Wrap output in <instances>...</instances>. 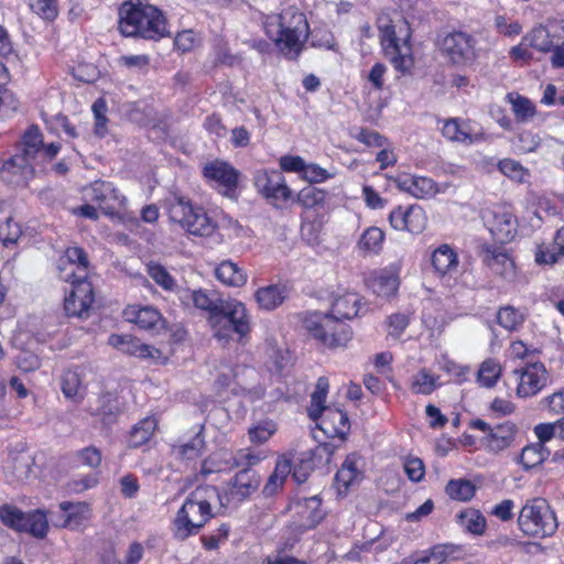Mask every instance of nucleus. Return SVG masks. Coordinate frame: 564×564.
<instances>
[{
	"label": "nucleus",
	"instance_id": "obj_9",
	"mask_svg": "<svg viewBox=\"0 0 564 564\" xmlns=\"http://www.w3.org/2000/svg\"><path fill=\"white\" fill-rule=\"evenodd\" d=\"M297 203L304 208L302 235H310V240L314 241L322 228L323 220H312L311 213L315 212L317 216H324L327 213V193L314 186H306L297 194Z\"/></svg>",
	"mask_w": 564,
	"mask_h": 564
},
{
	"label": "nucleus",
	"instance_id": "obj_45",
	"mask_svg": "<svg viewBox=\"0 0 564 564\" xmlns=\"http://www.w3.org/2000/svg\"><path fill=\"white\" fill-rule=\"evenodd\" d=\"M524 319L525 314L511 305L501 307L497 313L498 324L510 332L517 330Z\"/></svg>",
	"mask_w": 564,
	"mask_h": 564
},
{
	"label": "nucleus",
	"instance_id": "obj_55",
	"mask_svg": "<svg viewBox=\"0 0 564 564\" xmlns=\"http://www.w3.org/2000/svg\"><path fill=\"white\" fill-rule=\"evenodd\" d=\"M148 274L166 291H172L176 286L174 278L159 263H150L148 265Z\"/></svg>",
	"mask_w": 564,
	"mask_h": 564
},
{
	"label": "nucleus",
	"instance_id": "obj_58",
	"mask_svg": "<svg viewBox=\"0 0 564 564\" xmlns=\"http://www.w3.org/2000/svg\"><path fill=\"white\" fill-rule=\"evenodd\" d=\"M75 458L86 467L96 469L101 464V452L95 446L82 448L75 453Z\"/></svg>",
	"mask_w": 564,
	"mask_h": 564
},
{
	"label": "nucleus",
	"instance_id": "obj_50",
	"mask_svg": "<svg viewBox=\"0 0 564 564\" xmlns=\"http://www.w3.org/2000/svg\"><path fill=\"white\" fill-rule=\"evenodd\" d=\"M328 391V381L325 377L318 378L315 387V391L312 394L311 398V409H310V416L313 420H317V414H321L323 412V409L326 408L324 405L326 395Z\"/></svg>",
	"mask_w": 564,
	"mask_h": 564
},
{
	"label": "nucleus",
	"instance_id": "obj_49",
	"mask_svg": "<svg viewBox=\"0 0 564 564\" xmlns=\"http://www.w3.org/2000/svg\"><path fill=\"white\" fill-rule=\"evenodd\" d=\"M359 470L354 456H348L336 473L335 479L339 488L347 490L359 477Z\"/></svg>",
	"mask_w": 564,
	"mask_h": 564
},
{
	"label": "nucleus",
	"instance_id": "obj_16",
	"mask_svg": "<svg viewBox=\"0 0 564 564\" xmlns=\"http://www.w3.org/2000/svg\"><path fill=\"white\" fill-rule=\"evenodd\" d=\"M484 263L497 275L511 280L516 275L514 262L503 246L485 245L481 248Z\"/></svg>",
	"mask_w": 564,
	"mask_h": 564
},
{
	"label": "nucleus",
	"instance_id": "obj_61",
	"mask_svg": "<svg viewBox=\"0 0 564 564\" xmlns=\"http://www.w3.org/2000/svg\"><path fill=\"white\" fill-rule=\"evenodd\" d=\"M404 473L413 482H419L425 475V467L422 459L417 457H408L403 464Z\"/></svg>",
	"mask_w": 564,
	"mask_h": 564
},
{
	"label": "nucleus",
	"instance_id": "obj_46",
	"mask_svg": "<svg viewBox=\"0 0 564 564\" xmlns=\"http://www.w3.org/2000/svg\"><path fill=\"white\" fill-rule=\"evenodd\" d=\"M500 376V364L496 359L489 358L481 362L477 373V380L482 387L491 388L497 383Z\"/></svg>",
	"mask_w": 564,
	"mask_h": 564
},
{
	"label": "nucleus",
	"instance_id": "obj_21",
	"mask_svg": "<svg viewBox=\"0 0 564 564\" xmlns=\"http://www.w3.org/2000/svg\"><path fill=\"white\" fill-rule=\"evenodd\" d=\"M252 46L260 53H270L273 48L278 50L289 59H295L304 47L300 37H268L254 41Z\"/></svg>",
	"mask_w": 564,
	"mask_h": 564
},
{
	"label": "nucleus",
	"instance_id": "obj_39",
	"mask_svg": "<svg viewBox=\"0 0 564 564\" xmlns=\"http://www.w3.org/2000/svg\"><path fill=\"white\" fill-rule=\"evenodd\" d=\"M297 507L301 509L299 513L304 519L302 525L311 529L317 525L323 519L321 510V499L317 496L304 498L303 503L299 502Z\"/></svg>",
	"mask_w": 564,
	"mask_h": 564
},
{
	"label": "nucleus",
	"instance_id": "obj_14",
	"mask_svg": "<svg viewBox=\"0 0 564 564\" xmlns=\"http://www.w3.org/2000/svg\"><path fill=\"white\" fill-rule=\"evenodd\" d=\"M260 481L256 471L250 468L240 469L228 482L227 490L221 498L226 507L231 502H241L258 488Z\"/></svg>",
	"mask_w": 564,
	"mask_h": 564
},
{
	"label": "nucleus",
	"instance_id": "obj_47",
	"mask_svg": "<svg viewBox=\"0 0 564 564\" xmlns=\"http://www.w3.org/2000/svg\"><path fill=\"white\" fill-rule=\"evenodd\" d=\"M195 307L207 311L209 316L217 312L224 299H220L216 293H207L203 290L193 291L189 294Z\"/></svg>",
	"mask_w": 564,
	"mask_h": 564
},
{
	"label": "nucleus",
	"instance_id": "obj_54",
	"mask_svg": "<svg viewBox=\"0 0 564 564\" xmlns=\"http://www.w3.org/2000/svg\"><path fill=\"white\" fill-rule=\"evenodd\" d=\"M436 388V379L422 369L412 379L411 390L416 394H431Z\"/></svg>",
	"mask_w": 564,
	"mask_h": 564
},
{
	"label": "nucleus",
	"instance_id": "obj_37",
	"mask_svg": "<svg viewBox=\"0 0 564 564\" xmlns=\"http://www.w3.org/2000/svg\"><path fill=\"white\" fill-rule=\"evenodd\" d=\"M22 532H29L35 538L43 539L48 531L47 514L44 510L37 509L24 514Z\"/></svg>",
	"mask_w": 564,
	"mask_h": 564
},
{
	"label": "nucleus",
	"instance_id": "obj_1",
	"mask_svg": "<svg viewBox=\"0 0 564 564\" xmlns=\"http://www.w3.org/2000/svg\"><path fill=\"white\" fill-rule=\"evenodd\" d=\"M360 299L356 293H346L335 299L329 313H310L303 321L305 329L325 346H346L351 338L350 327L344 323L358 315Z\"/></svg>",
	"mask_w": 564,
	"mask_h": 564
},
{
	"label": "nucleus",
	"instance_id": "obj_63",
	"mask_svg": "<svg viewBox=\"0 0 564 564\" xmlns=\"http://www.w3.org/2000/svg\"><path fill=\"white\" fill-rule=\"evenodd\" d=\"M31 9L42 18L52 20L57 14L56 0H30Z\"/></svg>",
	"mask_w": 564,
	"mask_h": 564
},
{
	"label": "nucleus",
	"instance_id": "obj_3",
	"mask_svg": "<svg viewBox=\"0 0 564 564\" xmlns=\"http://www.w3.org/2000/svg\"><path fill=\"white\" fill-rule=\"evenodd\" d=\"M226 508L221 494L215 486H198L185 499L174 519V536L184 541L196 534L216 512Z\"/></svg>",
	"mask_w": 564,
	"mask_h": 564
},
{
	"label": "nucleus",
	"instance_id": "obj_17",
	"mask_svg": "<svg viewBox=\"0 0 564 564\" xmlns=\"http://www.w3.org/2000/svg\"><path fill=\"white\" fill-rule=\"evenodd\" d=\"M390 225L397 230H406L411 234H421L426 227V215L420 206H401L394 208L389 215Z\"/></svg>",
	"mask_w": 564,
	"mask_h": 564
},
{
	"label": "nucleus",
	"instance_id": "obj_31",
	"mask_svg": "<svg viewBox=\"0 0 564 564\" xmlns=\"http://www.w3.org/2000/svg\"><path fill=\"white\" fill-rule=\"evenodd\" d=\"M432 265L441 275L453 272L457 269V253L448 245H441L432 253Z\"/></svg>",
	"mask_w": 564,
	"mask_h": 564
},
{
	"label": "nucleus",
	"instance_id": "obj_35",
	"mask_svg": "<svg viewBox=\"0 0 564 564\" xmlns=\"http://www.w3.org/2000/svg\"><path fill=\"white\" fill-rule=\"evenodd\" d=\"M491 234L500 241H509L516 235V220L510 213H495L490 225Z\"/></svg>",
	"mask_w": 564,
	"mask_h": 564
},
{
	"label": "nucleus",
	"instance_id": "obj_64",
	"mask_svg": "<svg viewBox=\"0 0 564 564\" xmlns=\"http://www.w3.org/2000/svg\"><path fill=\"white\" fill-rule=\"evenodd\" d=\"M534 434L538 437L539 442L545 446V443L550 442L552 438H558V423L557 421L554 423H540L534 426Z\"/></svg>",
	"mask_w": 564,
	"mask_h": 564
},
{
	"label": "nucleus",
	"instance_id": "obj_27",
	"mask_svg": "<svg viewBox=\"0 0 564 564\" xmlns=\"http://www.w3.org/2000/svg\"><path fill=\"white\" fill-rule=\"evenodd\" d=\"M442 133L449 141L466 144H471L480 139L478 134L471 133L469 123L454 118L445 120Z\"/></svg>",
	"mask_w": 564,
	"mask_h": 564
},
{
	"label": "nucleus",
	"instance_id": "obj_51",
	"mask_svg": "<svg viewBox=\"0 0 564 564\" xmlns=\"http://www.w3.org/2000/svg\"><path fill=\"white\" fill-rule=\"evenodd\" d=\"M507 98L512 106L517 120L527 121L534 116V105L528 98L513 94H508Z\"/></svg>",
	"mask_w": 564,
	"mask_h": 564
},
{
	"label": "nucleus",
	"instance_id": "obj_44",
	"mask_svg": "<svg viewBox=\"0 0 564 564\" xmlns=\"http://www.w3.org/2000/svg\"><path fill=\"white\" fill-rule=\"evenodd\" d=\"M383 241L384 232L380 228L372 226L362 232L358 240V247L365 252L378 253L382 249Z\"/></svg>",
	"mask_w": 564,
	"mask_h": 564
},
{
	"label": "nucleus",
	"instance_id": "obj_26",
	"mask_svg": "<svg viewBox=\"0 0 564 564\" xmlns=\"http://www.w3.org/2000/svg\"><path fill=\"white\" fill-rule=\"evenodd\" d=\"M471 40L473 37H442L438 45L453 63H460L471 54Z\"/></svg>",
	"mask_w": 564,
	"mask_h": 564
},
{
	"label": "nucleus",
	"instance_id": "obj_29",
	"mask_svg": "<svg viewBox=\"0 0 564 564\" xmlns=\"http://www.w3.org/2000/svg\"><path fill=\"white\" fill-rule=\"evenodd\" d=\"M204 426L200 425L195 435L186 441L173 445V452L185 460H193L200 457L205 451L206 444L203 436Z\"/></svg>",
	"mask_w": 564,
	"mask_h": 564
},
{
	"label": "nucleus",
	"instance_id": "obj_30",
	"mask_svg": "<svg viewBox=\"0 0 564 564\" xmlns=\"http://www.w3.org/2000/svg\"><path fill=\"white\" fill-rule=\"evenodd\" d=\"M216 278L224 284L240 288L247 283L246 272L231 260H224L215 270Z\"/></svg>",
	"mask_w": 564,
	"mask_h": 564
},
{
	"label": "nucleus",
	"instance_id": "obj_28",
	"mask_svg": "<svg viewBox=\"0 0 564 564\" xmlns=\"http://www.w3.org/2000/svg\"><path fill=\"white\" fill-rule=\"evenodd\" d=\"M204 175L226 187L232 189L237 185L238 174L235 169L224 162H214L204 167Z\"/></svg>",
	"mask_w": 564,
	"mask_h": 564
},
{
	"label": "nucleus",
	"instance_id": "obj_8",
	"mask_svg": "<svg viewBox=\"0 0 564 564\" xmlns=\"http://www.w3.org/2000/svg\"><path fill=\"white\" fill-rule=\"evenodd\" d=\"M167 212L171 221L178 224L188 234L209 237L217 225L200 206H194L189 199L174 195L167 200Z\"/></svg>",
	"mask_w": 564,
	"mask_h": 564
},
{
	"label": "nucleus",
	"instance_id": "obj_33",
	"mask_svg": "<svg viewBox=\"0 0 564 564\" xmlns=\"http://www.w3.org/2000/svg\"><path fill=\"white\" fill-rule=\"evenodd\" d=\"M59 508L65 512V519L61 524L62 527L76 529L89 518L90 508L86 502L63 501L59 503Z\"/></svg>",
	"mask_w": 564,
	"mask_h": 564
},
{
	"label": "nucleus",
	"instance_id": "obj_56",
	"mask_svg": "<svg viewBox=\"0 0 564 564\" xmlns=\"http://www.w3.org/2000/svg\"><path fill=\"white\" fill-rule=\"evenodd\" d=\"M499 171L511 180L523 182L528 171L517 161L503 159L498 163Z\"/></svg>",
	"mask_w": 564,
	"mask_h": 564
},
{
	"label": "nucleus",
	"instance_id": "obj_40",
	"mask_svg": "<svg viewBox=\"0 0 564 564\" xmlns=\"http://www.w3.org/2000/svg\"><path fill=\"white\" fill-rule=\"evenodd\" d=\"M550 454L551 452L542 443L530 444L522 449L520 463L525 469H531L541 465Z\"/></svg>",
	"mask_w": 564,
	"mask_h": 564
},
{
	"label": "nucleus",
	"instance_id": "obj_19",
	"mask_svg": "<svg viewBox=\"0 0 564 564\" xmlns=\"http://www.w3.org/2000/svg\"><path fill=\"white\" fill-rule=\"evenodd\" d=\"M397 187L415 198L433 197L437 192V184L430 177L402 174L394 178Z\"/></svg>",
	"mask_w": 564,
	"mask_h": 564
},
{
	"label": "nucleus",
	"instance_id": "obj_53",
	"mask_svg": "<svg viewBox=\"0 0 564 564\" xmlns=\"http://www.w3.org/2000/svg\"><path fill=\"white\" fill-rule=\"evenodd\" d=\"M24 514L23 511L12 505L0 506V521L17 531L23 529Z\"/></svg>",
	"mask_w": 564,
	"mask_h": 564
},
{
	"label": "nucleus",
	"instance_id": "obj_6",
	"mask_svg": "<svg viewBox=\"0 0 564 564\" xmlns=\"http://www.w3.org/2000/svg\"><path fill=\"white\" fill-rule=\"evenodd\" d=\"M166 21L163 13L151 4L126 2L120 9L122 35H165Z\"/></svg>",
	"mask_w": 564,
	"mask_h": 564
},
{
	"label": "nucleus",
	"instance_id": "obj_24",
	"mask_svg": "<svg viewBox=\"0 0 564 564\" xmlns=\"http://www.w3.org/2000/svg\"><path fill=\"white\" fill-rule=\"evenodd\" d=\"M83 377L84 372L80 368L67 369L61 377L63 394L75 403L82 402L86 394Z\"/></svg>",
	"mask_w": 564,
	"mask_h": 564
},
{
	"label": "nucleus",
	"instance_id": "obj_36",
	"mask_svg": "<svg viewBox=\"0 0 564 564\" xmlns=\"http://www.w3.org/2000/svg\"><path fill=\"white\" fill-rule=\"evenodd\" d=\"M158 422L153 416H147L139 421L129 435V446L137 448L144 445L153 435Z\"/></svg>",
	"mask_w": 564,
	"mask_h": 564
},
{
	"label": "nucleus",
	"instance_id": "obj_13",
	"mask_svg": "<svg viewBox=\"0 0 564 564\" xmlns=\"http://www.w3.org/2000/svg\"><path fill=\"white\" fill-rule=\"evenodd\" d=\"M88 195L89 199L96 203L105 215L110 217L118 215L126 203V197L120 195L110 182H94Z\"/></svg>",
	"mask_w": 564,
	"mask_h": 564
},
{
	"label": "nucleus",
	"instance_id": "obj_34",
	"mask_svg": "<svg viewBox=\"0 0 564 564\" xmlns=\"http://www.w3.org/2000/svg\"><path fill=\"white\" fill-rule=\"evenodd\" d=\"M368 286L378 296L389 297L397 292L399 280L395 274L382 271L369 278Z\"/></svg>",
	"mask_w": 564,
	"mask_h": 564
},
{
	"label": "nucleus",
	"instance_id": "obj_7",
	"mask_svg": "<svg viewBox=\"0 0 564 564\" xmlns=\"http://www.w3.org/2000/svg\"><path fill=\"white\" fill-rule=\"evenodd\" d=\"M517 522L524 535L535 539L552 536L558 527L554 510L546 499L539 497L525 501Z\"/></svg>",
	"mask_w": 564,
	"mask_h": 564
},
{
	"label": "nucleus",
	"instance_id": "obj_12",
	"mask_svg": "<svg viewBox=\"0 0 564 564\" xmlns=\"http://www.w3.org/2000/svg\"><path fill=\"white\" fill-rule=\"evenodd\" d=\"M517 381V394L521 398L535 395L547 381V372L542 362H530L513 370Z\"/></svg>",
	"mask_w": 564,
	"mask_h": 564
},
{
	"label": "nucleus",
	"instance_id": "obj_11",
	"mask_svg": "<svg viewBox=\"0 0 564 564\" xmlns=\"http://www.w3.org/2000/svg\"><path fill=\"white\" fill-rule=\"evenodd\" d=\"M470 427L485 433L481 442L485 448L491 453H499L510 447L517 434V426L510 421L490 426L480 419L473 420Z\"/></svg>",
	"mask_w": 564,
	"mask_h": 564
},
{
	"label": "nucleus",
	"instance_id": "obj_20",
	"mask_svg": "<svg viewBox=\"0 0 564 564\" xmlns=\"http://www.w3.org/2000/svg\"><path fill=\"white\" fill-rule=\"evenodd\" d=\"M108 343L118 350L139 358L158 359L161 356V351L159 349L141 343L131 335L112 334L109 336Z\"/></svg>",
	"mask_w": 564,
	"mask_h": 564
},
{
	"label": "nucleus",
	"instance_id": "obj_5",
	"mask_svg": "<svg viewBox=\"0 0 564 564\" xmlns=\"http://www.w3.org/2000/svg\"><path fill=\"white\" fill-rule=\"evenodd\" d=\"M214 337L223 345L237 335L242 339L251 332V318L243 303L237 300H223L216 313L209 316Z\"/></svg>",
	"mask_w": 564,
	"mask_h": 564
},
{
	"label": "nucleus",
	"instance_id": "obj_38",
	"mask_svg": "<svg viewBox=\"0 0 564 564\" xmlns=\"http://www.w3.org/2000/svg\"><path fill=\"white\" fill-rule=\"evenodd\" d=\"M377 28L381 35H397V32L411 35L408 21L399 13H394L393 17L381 13L377 19Z\"/></svg>",
	"mask_w": 564,
	"mask_h": 564
},
{
	"label": "nucleus",
	"instance_id": "obj_25",
	"mask_svg": "<svg viewBox=\"0 0 564 564\" xmlns=\"http://www.w3.org/2000/svg\"><path fill=\"white\" fill-rule=\"evenodd\" d=\"M288 297V289L282 284H270L260 288L254 293V299L260 308L273 311Z\"/></svg>",
	"mask_w": 564,
	"mask_h": 564
},
{
	"label": "nucleus",
	"instance_id": "obj_32",
	"mask_svg": "<svg viewBox=\"0 0 564 564\" xmlns=\"http://www.w3.org/2000/svg\"><path fill=\"white\" fill-rule=\"evenodd\" d=\"M267 455L262 451H254L251 448H241L236 452L227 451V467L228 468H250L262 462Z\"/></svg>",
	"mask_w": 564,
	"mask_h": 564
},
{
	"label": "nucleus",
	"instance_id": "obj_59",
	"mask_svg": "<svg viewBox=\"0 0 564 564\" xmlns=\"http://www.w3.org/2000/svg\"><path fill=\"white\" fill-rule=\"evenodd\" d=\"M534 260L539 265H553L561 261L556 254V249L554 248L553 243L536 245Z\"/></svg>",
	"mask_w": 564,
	"mask_h": 564
},
{
	"label": "nucleus",
	"instance_id": "obj_22",
	"mask_svg": "<svg viewBox=\"0 0 564 564\" xmlns=\"http://www.w3.org/2000/svg\"><path fill=\"white\" fill-rule=\"evenodd\" d=\"M318 419L321 420V430L332 437L338 436L344 438L349 431V420L347 413L337 408H324L323 412L317 414V420Z\"/></svg>",
	"mask_w": 564,
	"mask_h": 564
},
{
	"label": "nucleus",
	"instance_id": "obj_23",
	"mask_svg": "<svg viewBox=\"0 0 564 564\" xmlns=\"http://www.w3.org/2000/svg\"><path fill=\"white\" fill-rule=\"evenodd\" d=\"M123 316L143 329H156L163 324L161 313L153 306L129 305L124 308Z\"/></svg>",
	"mask_w": 564,
	"mask_h": 564
},
{
	"label": "nucleus",
	"instance_id": "obj_10",
	"mask_svg": "<svg viewBox=\"0 0 564 564\" xmlns=\"http://www.w3.org/2000/svg\"><path fill=\"white\" fill-rule=\"evenodd\" d=\"M264 31L265 35H310V25L303 12L289 7L280 14L269 15Z\"/></svg>",
	"mask_w": 564,
	"mask_h": 564
},
{
	"label": "nucleus",
	"instance_id": "obj_57",
	"mask_svg": "<svg viewBox=\"0 0 564 564\" xmlns=\"http://www.w3.org/2000/svg\"><path fill=\"white\" fill-rule=\"evenodd\" d=\"M120 411V405L116 398H112L110 394L102 397L99 414L105 424H112Z\"/></svg>",
	"mask_w": 564,
	"mask_h": 564
},
{
	"label": "nucleus",
	"instance_id": "obj_60",
	"mask_svg": "<svg viewBox=\"0 0 564 564\" xmlns=\"http://www.w3.org/2000/svg\"><path fill=\"white\" fill-rule=\"evenodd\" d=\"M36 152L32 155L36 165H41L46 161L53 160L61 150L59 143H50L48 145H44L43 135L41 134V142L35 147Z\"/></svg>",
	"mask_w": 564,
	"mask_h": 564
},
{
	"label": "nucleus",
	"instance_id": "obj_43",
	"mask_svg": "<svg viewBox=\"0 0 564 564\" xmlns=\"http://www.w3.org/2000/svg\"><path fill=\"white\" fill-rule=\"evenodd\" d=\"M458 523L469 533L481 535L486 529L485 517L475 509H468L457 514Z\"/></svg>",
	"mask_w": 564,
	"mask_h": 564
},
{
	"label": "nucleus",
	"instance_id": "obj_52",
	"mask_svg": "<svg viewBox=\"0 0 564 564\" xmlns=\"http://www.w3.org/2000/svg\"><path fill=\"white\" fill-rule=\"evenodd\" d=\"M541 139L532 131H521L512 140L513 149L519 154L534 152L540 145Z\"/></svg>",
	"mask_w": 564,
	"mask_h": 564
},
{
	"label": "nucleus",
	"instance_id": "obj_15",
	"mask_svg": "<svg viewBox=\"0 0 564 564\" xmlns=\"http://www.w3.org/2000/svg\"><path fill=\"white\" fill-rule=\"evenodd\" d=\"M381 46L397 70L405 73L413 66L410 37H381Z\"/></svg>",
	"mask_w": 564,
	"mask_h": 564
},
{
	"label": "nucleus",
	"instance_id": "obj_2",
	"mask_svg": "<svg viewBox=\"0 0 564 564\" xmlns=\"http://www.w3.org/2000/svg\"><path fill=\"white\" fill-rule=\"evenodd\" d=\"M61 281L70 284L64 300L68 316L83 317L94 302V290L88 281L89 261L86 251L77 246L68 247L57 262Z\"/></svg>",
	"mask_w": 564,
	"mask_h": 564
},
{
	"label": "nucleus",
	"instance_id": "obj_62",
	"mask_svg": "<svg viewBox=\"0 0 564 564\" xmlns=\"http://www.w3.org/2000/svg\"><path fill=\"white\" fill-rule=\"evenodd\" d=\"M410 322L408 315L402 313H394L390 315L387 319L388 323V334L393 338H399L401 334L405 330Z\"/></svg>",
	"mask_w": 564,
	"mask_h": 564
},
{
	"label": "nucleus",
	"instance_id": "obj_18",
	"mask_svg": "<svg viewBox=\"0 0 564 564\" xmlns=\"http://www.w3.org/2000/svg\"><path fill=\"white\" fill-rule=\"evenodd\" d=\"M256 186L268 199L285 202L291 197V189L280 171L259 173L256 176Z\"/></svg>",
	"mask_w": 564,
	"mask_h": 564
},
{
	"label": "nucleus",
	"instance_id": "obj_48",
	"mask_svg": "<svg viewBox=\"0 0 564 564\" xmlns=\"http://www.w3.org/2000/svg\"><path fill=\"white\" fill-rule=\"evenodd\" d=\"M475 486L466 479H452L446 485V494L455 500L468 501L475 495Z\"/></svg>",
	"mask_w": 564,
	"mask_h": 564
},
{
	"label": "nucleus",
	"instance_id": "obj_4",
	"mask_svg": "<svg viewBox=\"0 0 564 564\" xmlns=\"http://www.w3.org/2000/svg\"><path fill=\"white\" fill-rule=\"evenodd\" d=\"M41 142V131L37 127L28 129L18 145V152L9 158L0 170L1 180L12 186H24L34 175L36 166L32 155L36 144Z\"/></svg>",
	"mask_w": 564,
	"mask_h": 564
},
{
	"label": "nucleus",
	"instance_id": "obj_42",
	"mask_svg": "<svg viewBox=\"0 0 564 564\" xmlns=\"http://www.w3.org/2000/svg\"><path fill=\"white\" fill-rule=\"evenodd\" d=\"M276 423L271 419H264L250 426L248 435L252 444H264L276 433Z\"/></svg>",
	"mask_w": 564,
	"mask_h": 564
},
{
	"label": "nucleus",
	"instance_id": "obj_41",
	"mask_svg": "<svg viewBox=\"0 0 564 564\" xmlns=\"http://www.w3.org/2000/svg\"><path fill=\"white\" fill-rule=\"evenodd\" d=\"M292 470V463L290 459L281 458L276 462L274 471L268 479V482L264 486L263 491L265 495H273L278 491L279 488L282 487L286 477Z\"/></svg>",
	"mask_w": 564,
	"mask_h": 564
}]
</instances>
